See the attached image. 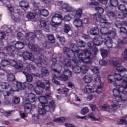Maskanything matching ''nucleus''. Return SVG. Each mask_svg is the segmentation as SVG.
<instances>
[{"mask_svg":"<svg viewBox=\"0 0 127 127\" xmlns=\"http://www.w3.org/2000/svg\"><path fill=\"white\" fill-rule=\"evenodd\" d=\"M23 74H25V76L26 77L27 82H31L33 81V77H32V76H31V75L29 74L26 72H23Z\"/></svg>","mask_w":127,"mask_h":127,"instance_id":"obj_41","label":"nucleus"},{"mask_svg":"<svg viewBox=\"0 0 127 127\" xmlns=\"http://www.w3.org/2000/svg\"><path fill=\"white\" fill-rule=\"evenodd\" d=\"M109 31V29L107 27H102L100 29V31L101 33V37H103L104 38H107V37L109 35V33L108 31Z\"/></svg>","mask_w":127,"mask_h":127,"instance_id":"obj_23","label":"nucleus"},{"mask_svg":"<svg viewBox=\"0 0 127 127\" xmlns=\"http://www.w3.org/2000/svg\"><path fill=\"white\" fill-rule=\"evenodd\" d=\"M76 43L77 44L78 47H85L86 46V43L81 40H76Z\"/></svg>","mask_w":127,"mask_h":127,"instance_id":"obj_47","label":"nucleus"},{"mask_svg":"<svg viewBox=\"0 0 127 127\" xmlns=\"http://www.w3.org/2000/svg\"><path fill=\"white\" fill-rule=\"evenodd\" d=\"M118 9L120 10H122L125 12V14H124V13H121L119 14V18H125L127 16V9H126V6L124 4H120L118 6Z\"/></svg>","mask_w":127,"mask_h":127,"instance_id":"obj_15","label":"nucleus"},{"mask_svg":"<svg viewBox=\"0 0 127 127\" xmlns=\"http://www.w3.org/2000/svg\"><path fill=\"white\" fill-rule=\"evenodd\" d=\"M63 74L66 75L68 78H71L73 75V72L68 69L64 68L63 71Z\"/></svg>","mask_w":127,"mask_h":127,"instance_id":"obj_34","label":"nucleus"},{"mask_svg":"<svg viewBox=\"0 0 127 127\" xmlns=\"http://www.w3.org/2000/svg\"><path fill=\"white\" fill-rule=\"evenodd\" d=\"M71 60H68L67 59H65V57L64 56L61 57L60 58L59 62H61V63H63V62H65L64 67H66V66H67L68 67H70L71 66Z\"/></svg>","mask_w":127,"mask_h":127,"instance_id":"obj_21","label":"nucleus"},{"mask_svg":"<svg viewBox=\"0 0 127 127\" xmlns=\"http://www.w3.org/2000/svg\"><path fill=\"white\" fill-rule=\"evenodd\" d=\"M53 64H52L51 68L53 71V69H57L58 70L59 66H61V64L56 63L57 62V60L56 58L52 59Z\"/></svg>","mask_w":127,"mask_h":127,"instance_id":"obj_28","label":"nucleus"},{"mask_svg":"<svg viewBox=\"0 0 127 127\" xmlns=\"http://www.w3.org/2000/svg\"><path fill=\"white\" fill-rule=\"evenodd\" d=\"M119 103H121V102H119L117 100L112 102L111 107L113 110H117L118 108H120V106H123L122 104H120Z\"/></svg>","mask_w":127,"mask_h":127,"instance_id":"obj_29","label":"nucleus"},{"mask_svg":"<svg viewBox=\"0 0 127 127\" xmlns=\"http://www.w3.org/2000/svg\"><path fill=\"white\" fill-rule=\"evenodd\" d=\"M37 87L41 90L39 92H36L37 95H40L42 92H43V89H45L46 91H49L50 87V82L49 81H47L45 82H43L40 80H39L36 83Z\"/></svg>","mask_w":127,"mask_h":127,"instance_id":"obj_7","label":"nucleus"},{"mask_svg":"<svg viewBox=\"0 0 127 127\" xmlns=\"http://www.w3.org/2000/svg\"><path fill=\"white\" fill-rule=\"evenodd\" d=\"M114 77L115 78V81H117L118 82H120V81L123 80V76L120 74H115Z\"/></svg>","mask_w":127,"mask_h":127,"instance_id":"obj_57","label":"nucleus"},{"mask_svg":"<svg viewBox=\"0 0 127 127\" xmlns=\"http://www.w3.org/2000/svg\"><path fill=\"white\" fill-rule=\"evenodd\" d=\"M127 37L123 38V40L119 39L118 40V44L120 45L121 44H127Z\"/></svg>","mask_w":127,"mask_h":127,"instance_id":"obj_53","label":"nucleus"},{"mask_svg":"<svg viewBox=\"0 0 127 127\" xmlns=\"http://www.w3.org/2000/svg\"><path fill=\"white\" fill-rule=\"evenodd\" d=\"M36 16V14L34 12H28L26 15L28 19H34Z\"/></svg>","mask_w":127,"mask_h":127,"instance_id":"obj_43","label":"nucleus"},{"mask_svg":"<svg viewBox=\"0 0 127 127\" xmlns=\"http://www.w3.org/2000/svg\"><path fill=\"white\" fill-rule=\"evenodd\" d=\"M62 9L64 11H66V12H72L73 11H72V7L69 6V5L66 3L62 5Z\"/></svg>","mask_w":127,"mask_h":127,"instance_id":"obj_24","label":"nucleus"},{"mask_svg":"<svg viewBox=\"0 0 127 127\" xmlns=\"http://www.w3.org/2000/svg\"><path fill=\"white\" fill-rule=\"evenodd\" d=\"M42 36H43V34L41 30L35 31L34 33L32 32L26 33V37L29 38L30 40H34V38L36 37L37 38H39V37L40 38Z\"/></svg>","mask_w":127,"mask_h":127,"instance_id":"obj_9","label":"nucleus"},{"mask_svg":"<svg viewBox=\"0 0 127 127\" xmlns=\"http://www.w3.org/2000/svg\"><path fill=\"white\" fill-rule=\"evenodd\" d=\"M46 96H39V100L40 101V103L38 105V107L40 110H39V115H43L45 113V112H43V109H44V106L45 104H47V98L51 99H52V96H51V93H47L46 94Z\"/></svg>","mask_w":127,"mask_h":127,"instance_id":"obj_5","label":"nucleus"},{"mask_svg":"<svg viewBox=\"0 0 127 127\" xmlns=\"http://www.w3.org/2000/svg\"><path fill=\"white\" fill-rule=\"evenodd\" d=\"M19 5L23 10H26L29 7V3L26 0L20 1Z\"/></svg>","mask_w":127,"mask_h":127,"instance_id":"obj_19","label":"nucleus"},{"mask_svg":"<svg viewBox=\"0 0 127 127\" xmlns=\"http://www.w3.org/2000/svg\"><path fill=\"white\" fill-rule=\"evenodd\" d=\"M27 70L29 73L34 72L35 71V67L32 64H28L27 65Z\"/></svg>","mask_w":127,"mask_h":127,"instance_id":"obj_46","label":"nucleus"},{"mask_svg":"<svg viewBox=\"0 0 127 127\" xmlns=\"http://www.w3.org/2000/svg\"><path fill=\"white\" fill-rule=\"evenodd\" d=\"M113 95L116 97V100L118 102H122L123 101H127V95H122L121 92L118 89H114L113 90Z\"/></svg>","mask_w":127,"mask_h":127,"instance_id":"obj_11","label":"nucleus"},{"mask_svg":"<svg viewBox=\"0 0 127 127\" xmlns=\"http://www.w3.org/2000/svg\"><path fill=\"white\" fill-rule=\"evenodd\" d=\"M103 85H102L101 84L100 85H99L97 87V89L96 90V93H97V94H101V93L103 92Z\"/></svg>","mask_w":127,"mask_h":127,"instance_id":"obj_60","label":"nucleus"},{"mask_svg":"<svg viewBox=\"0 0 127 127\" xmlns=\"http://www.w3.org/2000/svg\"><path fill=\"white\" fill-rule=\"evenodd\" d=\"M101 110L102 111H107V112H110V111H111V108L110 107V105L108 104H104L102 106Z\"/></svg>","mask_w":127,"mask_h":127,"instance_id":"obj_50","label":"nucleus"},{"mask_svg":"<svg viewBox=\"0 0 127 127\" xmlns=\"http://www.w3.org/2000/svg\"><path fill=\"white\" fill-rule=\"evenodd\" d=\"M10 92H17L18 89L16 84V81H14L13 84L11 85V88L10 89Z\"/></svg>","mask_w":127,"mask_h":127,"instance_id":"obj_42","label":"nucleus"},{"mask_svg":"<svg viewBox=\"0 0 127 127\" xmlns=\"http://www.w3.org/2000/svg\"><path fill=\"white\" fill-rule=\"evenodd\" d=\"M14 43V46L12 45H9L4 48V50H5L6 54H8L9 56H14L13 54V51L15 50V49L20 50L22 49L24 47V44H25V41L24 43L18 41L16 43L14 42H13Z\"/></svg>","mask_w":127,"mask_h":127,"instance_id":"obj_4","label":"nucleus"},{"mask_svg":"<svg viewBox=\"0 0 127 127\" xmlns=\"http://www.w3.org/2000/svg\"><path fill=\"white\" fill-rule=\"evenodd\" d=\"M0 85L1 88H2V89H3L4 90H6L8 88H9V84H8V83L1 82L0 83Z\"/></svg>","mask_w":127,"mask_h":127,"instance_id":"obj_49","label":"nucleus"},{"mask_svg":"<svg viewBox=\"0 0 127 127\" xmlns=\"http://www.w3.org/2000/svg\"><path fill=\"white\" fill-rule=\"evenodd\" d=\"M7 7L9 9V11L11 12V13H12V12H13V11H21V9H20L17 8L16 9H14V8H13V7H12L11 6V5H10V4H7Z\"/></svg>","mask_w":127,"mask_h":127,"instance_id":"obj_51","label":"nucleus"},{"mask_svg":"<svg viewBox=\"0 0 127 127\" xmlns=\"http://www.w3.org/2000/svg\"><path fill=\"white\" fill-rule=\"evenodd\" d=\"M116 35H117V34L115 32H109L108 35H107L108 37H106V38H110V39H112V38H115Z\"/></svg>","mask_w":127,"mask_h":127,"instance_id":"obj_54","label":"nucleus"},{"mask_svg":"<svg viewBox=\"0 0 127 127\" xmlns=\"http://www.w3.org/2000/svg\"><path fill=\"white\" fill-rule=\"evenodd\" d=\"M104 43L108 48H112L113 47V41H112L111 38H108L107 39V38H105Z\"/></svg>","mask_w":127,"mask_h":127,"instance_id":"obj_25","label":"nucleus"},{"mask_svg":"<svg viewBox=\"0 0 127 127\" xmlns=\"http://www.w3.org/2000/svg\"><path fill=\"white\" fill-rule=\"evenodd\" d=\"M94 19L100 22V23H104L105 25H111V24L108 22V20L106 17L102 16L100 14L95 13L93 15Z\"/></svg>","mask_w":127,"mask_h":127,"instance_id":"obj_10","label":"nucleus"},{"mask_svg":"<svg viewBox=\"0 0 127 127\" xmlns=\"http://www.w3.org/2000/svg\"><path fill=\"white\" fill-rule=\"evenodd\" d=\"M41 72V75L43 76H48V75H49V70L45 67H42Z\"/></svg>","mask_w":127,"mask_h":127,"instance_id":"obj_33","label":"nucleus"},{"mask_svg":"<svg viewBox=\"0 0 127 127\" xmlns=\"http://www.w3.org/2000/svg\"><path fill=\"white\" fill-rule=\"evenodd\" d=\"M82 92L85 93L90 94V93H94V88L90 85H86L84 88L82 89Z\"/></svg>","mask_w":127,"mask_h":127,"instance_id":"obj_20","label":"nucleus"},{"mask_svg":"<svg viewBox=\"0 0 127 127\" xmlns=\"http://www.w3.org/2000/svg\"><path fill=\"white\" fill-rule=\"evenodd\" d=\"M101 75H96L94 76V81L96 82V83H101Z\"/></svg>","mask_w":127,"mask_h":127,"instance_id":"obj_63","label":"nucleus"},{"mask_svg":"<svg viewBox=\"0 0 127 127\" xmlns=\"http://www.w3.org/2000/svg\"><path fill=\"white\" fill-rule=\"evenodd\" d=\"M88 68L86 65H82L80 66V73L81 74H86L88 72Z\"/></svg>","mask_w":127,"mask_h":127,"instance_id":"obj_40","label":"nucleus"},{"mask_svg":"<svg viewBox=\"0 0 127 127\" xmlns=\"http://www.w3.org/2000/svg\"><path fill=\"white\" fill-rule=\"evenodd\" d=\"M24 108L25 109V113L26 114H29L32 110V104L30 103H25L24 105Z\"/></svg>","mask_w":127,"mask_h":127,"instance_id":"obj_22","label":"nucleus"},{"mask_svg":"<svg viewBox=\"0 0 127 127\" xmlns=\"http://www.w3.org/2000/svg\"><path fill=\"white\" fill-rule=\"evenodd\" d=\"M14 112V111H13L5 112L3 109H0V113H1V114H4V116L5 117H10V116H12V115H13Z\"/></svg>","mask_w":127,"mask_h":127,"instance_id":"obj_31","label":"nucleus"},{"mask_svg":"<svg viewBox=\"0 0 127 127\" xmlns=\"http://www.w3.org/2000/svg\"><path fill=\"white\" fill-rule=\"evenodd\" d=\"M105 40V38L101 36L95 38L94 39V42L95 45V46H100L104 42Z\"/></svg>","mask_w":127,"mask_h":127,"instance_id":"obj_16","label":"nucleus"},{"mask_svg":"<svg viewBox=\"0 0 127 127\" xmlns=\"http://www.w3.org/2000/svg\"><path fill=\"white\" fill-rule=\"evenodd\" d=\"M28 101L30 102V103H34V102H36L37 100V98L35 94L33 93H30L28 95Z\"/></svg>","mask_w":127,"mask_h":127,"instance_id":"obj_26","label":"nucleus"},{"mask_svg":"<svg viewBox=\"0 0 127 127\" xmlns=\"http://www.w3.org/2000/svg\"><path fill=\"white\" fill-rule=\"evenodd\" d=\"M82 13H83V10L81 8H78L75 11L74 16L80 18L82 17Z\"/></svg>","mask_w":127,"mask_h":127,"instance_id":"obj_35","label":"nucleus"},{"mask_svg":"<svg viewBox=\"0 0 127 127\" xmlns=\"http://www.w3.org/2000/svg\"><path fill=\"white\" fill-rule=\"evenodd\" d=\"M19 102H20V99L18 97H14L12 99V102L14 104H19Z\"/></svg>","mask_w":127,"mask_h":127,"instance_id":"obj_62","label":"nucleus"},{"mask_svg":"<svg viewBox=\"0 0 127 127\" xmlns=\"http://www.w3.org/2000/svg\"><path fill=\"white\" fill-rule=\"evenodd\" d=\"M95 10L98 12V13H100V14L102 13H104V8L101 7H95Z\"/></svg>","mask_w":127,"mask_h":127,"instance_id":"obj_64","label":"nucleus"},{"mask_svg":"<svg viewBox=\"0 0 127 127\" xmlns=\"http://www.w3.org/2000/svg\"><path fill=\"white\" fill-rule=\"evenodd\" d=\"M22 57L24 60L33 61L38 67H41V65L47 64V58L44 56H41L39 59H34V56L32 54L28 52H25L22 54Z\"/></svg>","mask_w":127,"mask_h":127,"instance_id":"obj_2","label":"nucleus"},{"mask_svg":"<svg viewBox=\"0 0 127 127\" xmlns=\"http://www.w3.org/2000/svg\"><path fill=\"white\" fill-rule=\"evenodd\" d=\"M108 81L109 83L112 84V85H115L117 82L116 81V79L115 78V74L113 75H109L107 77Z\"/></svg>","mask_w":127,"mask_h":127,"instance_id":"obj_30","label":"nucleus"},{"mask_svg":"<svg viewBox=\"0 0 127 127\" xmlns=\"http://www.w3.org/2000/svg\"><path fill=\"white\" fill-rule=\"evenodd\" d=\"M51 110L52 111H54L55 110V102L54 101H52L49 104V106L46 105L44 106L43 112H45L43 114L40 115H45L46 113H48Z\"/></svg>","mask_w":127,"mask_h":127,"instance_id":"obj_13","label":"nucleus"},{"mask_svg":"<svg viewBox=\"0 0 127 127\" xmlns=\"http://www.w3.org/2000/svg\"><path fill=\"white\" fill-rule=\"evenodd\" d=\"M116 88L118 89L122 96H125L126 95V85L118 84L116 85Z\"/></svg>","mask_w":127,"mask_h":127,"instance_id":"obj_18","label":"nucleus"},{"mask_svg":"<svg viewBox=\"0 0 127 127\" xmlns=\"http://www.w3.org/2000/svg\"><path fill=\"white\" fill-rule=\"evenodd\" d=\"M88 113H89V108H88V107L83 108L80 111L81 115H86V114H88Z\"/></svg>","mask_w":127,"mask_h":127,"instance_id":"obj_58","label":"nucleus"},{"mask_svg":"<svg viewBox=\"0 0 127 127\" xmlns=\"http://www.w3.org/2000/svg\"><path fill=\"white\" fill-rule=\"evenodd\" d=\"M72 70L73 73L75 74H80L81 73V68L79 65H74L72 67Z\"/></svg>","mask_w":127,"mask_h":127,"instance_id":"obj_32","label":"nucleus"},{"mask_svg":"<svg viewBox=\"0 0 127 127\" xmlns=\"http://www.w3.org/2000/svg\"><path fill=\"white\" fill-rule=\"evenodd\" d=\"M9 61L7 60H2L0 65L2 67H9Z\"/></svg>","mask_w":127,"mask_h":127,"instance_id":"obj_38","label":"nucleus"},{"mask_svg":"<svg viewBox=\"0 0 127 127\" xmlns=\"http://www.w3.org/2000/svg\"><path fill=\"white\" fill-rule=\"evenodd\" d=\"M101 55L103 58H105L108 56V51L106 50L101 49Z\"/></svg>","mask_w":127,"mask_h":127,"instance_id":"obj_55","label":"nucleus"},{"mask_svg":"<svg viewBox=\"0 0 127 127\" xmlns=\"http://www.w3.org/2000/svg\"><path fill=\"white\" fill-rule=\"evenodd\" d=\"M88 118H89V119H90L91 121H93L94 122H97V121L100 122V121H101V119L96 118V117H95V114H94V113H91L88 114Z\"/></svg>","mask_w":127,"mask_h":127,"instance_id":"obj_37","label":"nucleus"},{"mask_svg":"<svg viewBox=\"0 0 127 127\" xmlns=\"http://www.w3.org/2000/svg\"><path fill=\"white\" fill-rule=\"evenodd\" d=\"M73 24L76 28L82 27L83 26V20L80 18H75L73 21Z\"/></svg>","mask_w":127,"mask_h":127,"instance_id":"obj_17","label":"nucleus"},{"mask_svg":"<svg viewBox=\"0 0 127 127\" xmlns=\"http://www.w3.org/2000/svg\"><path fill=\"white\" fill-rule=\"evenodd\" d=\"M62 70V66L61 65L59 66V68L57 69H53L54 74H53V82L56 85H60V83L57 80L59 78L60 80L62 81H67L69 77H68L64 74L61 75L60 74L61 70Z\"/></svg>","mask_w":127,"mask_h":127,"instance_id":"obj_3","label":"nucleus"},{"mask_svg":"<svg viewBox=\"0 0 127 127\" xmlns=\"http://www.w3.org/2000/svg\"><path fill=\"white\" fill-rule=\"evenodd\" d=\"M110 4L111 6H113L114 7H116V6H118L119 4V0H110Z\"/></svg>","mask_w":127,"mask_h":127,"instance_id":"obj_48","label":"nucleus"},{"mask_svg":"<svg viewBox=\"0 0 127 127\" xmlns=\"http://www.w3.org/2000/svg\"><path fill=\"white\" fill-rule=\"evenodd\" d=\"M26 38L27 39L25 40V44H26V45H29V48H30V49L33 50V51H35V52L39 51V50H38V49L36 48V46L34 45V44H33V43H29V41H33V40H30V39H29V38H28L27 37H26Z\"/></svg>","mask_w":127,"mask_h":127,"instance_id":"obj_14","label":"nucleus"},{"mask_svg":"<svg viewBox=\"0 0 127 127\" xmlns=\"http://www.w3.org/2000/svg\"><path fill=\"white\" fill-rule=\"evenodd\" d=\"M83 80L85 84H90L92 82V77L88 75H85L84 76Z\"/></svg>","mask_w":127,"mask_h":127,"instance_id":"obj_45","label":"nucleus"},{"mask_svg":"<svg viewBox=\"0 0 127 127\" xmlns=\"http://www.w3.org/2000/svg\"><path fill=\"white\" fill-rule=\"evenodd\" d=\"M9 66H13V67H14L16 69L19 70V71H21L22 70H25L26 69V67L25 66H24L22 64H17V62H16L14 60H10L9 61Z\"/></svg>","mask_w":127,"mask_h":127,"instance_id":"obj_12","label":"nucleus"},{"mask_svg":"<svg viewBox=\"0 0 127 127\" xmlns=\"http://www.w3.org/2000/svg\"><path fill=\"white\" fill-rule=\"evenodd\" d=\"M90 70L94 74H99V73H100V68H98L97 66H91Z\"/></svg>","mask_w":127,"mask_h":127,"instance_id":"obj_44","label":"nucleus"},{"mask_svg":"<svg viewBox=\"0 0 127 127\" xmlns=\"http://www.w3.org/2000/svg\"><path fill=\"white\" fill-rule=\"evenodd\" d=\"M62 20H63V16L60 14H56L52 18L51 25L54 27H57L58 25H61L62 23Z\"/></svg>","mask_w":127,"mask_h":127,"instance_id":"obj_8","label":"nucleus"},{"mask_svg":"<svg viewBox=\"0 0 127 127\" xmlns=\"http://www.w3.org/2000/svg\"><path fill=\"white\" fill-rule=\"evenodd\" d=\"M64 30L65 33H68L71 30V27L68 24H65L64 27Z\"/></svg>","mask_w":127,"mask_h":127,"instance_id":"obj_59","label":"nucleus"},{"mask_svg":"<svg viewBox=\"0 0 127 127\" xmlns=\"http://www.w3.org/2000/svg\"><path fill=\"white\" fill-rule=\"evenodd\" d=\"M16 84H17L18 91H19V90H23L26 87L25 83H23L16 81Z\"/></svg>","mask_w":127,"mask_h":127,"instance_id":"obj_36","label":"nucleus"},{"mask_svg":"<svg viewBox=\"0 0 127 127\" xmlns=\"http://www.w3.org/2000/svg\"><path fill=\"white\" fill-rule=\"evenodd\" d=\"M7 79L10 82H15V76L12 73H10L8 75Z\"/></svg>","mask_w":127,"mask_h":127,"instance_id":"obj_52","label":"nucleus"},{"mask_svg":"<svg viewBox=\"0 0 127 127\" xmlns=\"http://www.w3.org/2000/svg\"><path fill=\"white\" fill-rule=\"evenodd\" d=\"M122 59L120 58H115L112 61L109 62L110 64L114 65V66H117L116 70L118 72H125L127 71V69L126 67L122 65L118 66L122 63Z\"/></svg>","mask_w":127,"mask_h":127,"instance_id":"obj_6","label":"nucleus"},{"mask_svg":"<svg viewBox=\"0 0 127 127\" xmlns=\"http://www.w3.org/2000/svg\"><path fill=\"white\" fill-rule=\"evenodd\" d=\"M70 48L64 47L63 49V52L67 55L69 59L72 60L75 64L79 65L80 61L90 64L92 63V52L88 49L80 50L76 44H71Z\"/></svg>","mask_w":127,"mask_h":127,"instance_id":"obj_1","label":"nucleus"},{"mask_svg":"<svg viewBox=\"0 0 127 127\" xmlns=\"http://www.w3.org/2000/svg\"><path fill=\"white\" fill-rule=\"evenodd\" d=\"M107 15L109 17H110V18H115V17H116V14H115V13L111 11H108Z\"/></svg>","mask_w":127,"mask_h":127,"instance_id":"obj_61","label":"nucleus"},{"mask_svg":"<svg viewBox=\"0 0 127 127\" xmlns=\"http://www.w3.org/2000/svg\"><path fill=\"white\" fill-rule=\"evenodd\" d=\"M90 33L91 35H98L99 34V29L97 27L92 28L91 29Z\"/></svg>","mask_w":127,"mask_h":127,"instance_id":"obj_39","label":"nucleus"},{"mask_svg":"<svg viewBox=\"0 0 127 127\" xmlns=\"http://www.w3.org/2000/svg\"><path fill=\"white\" fill-rule=\"evenodd\" d=\"M54 122L55 123H64L65 122V118L64 117H60L54 119Z\"/></svg>","mask_w":127,"mask_h":127,"instance_id":"obj_56","label":"nucleus"},{"mask_svg":"<svg viewBox=\"0 0 127 127\" xmlns=\"http://www.w3.org/2000/svg\"><path fill=\"white\" fill-rule=\"evenodd\" d=\"M36 11H38V14L39 15H43V16H48V14H49V12H48V10L43 9L41 10L37 9L36 10Z\"/></svg>","mask_w":127,"mask_h":127,"instance_id":"obj_27","label":"nucleus"}]
</instances>
